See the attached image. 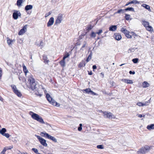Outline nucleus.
Segmentation results:
<instances>
[{
	"label": "nucleus",
	"mask_w": 154,
	"mask_h": 154,
	"mask_svg": "<svg viewBox=\"0 0 154 154\" xmlns=\"http://www.w3.org/2000/svg\"><path fill=\"white\" fill-rule=\"evenodd\" d=\"M28 82L29 84L31 89L33 91L35 89L37 90L38 85L37 83L35 82V79L32 75H31L28 77Z\"/></svg>",
	"instance_id": "nucleus-1"
},
{
	"label": "nucleus",
	"mask_w": 154,
	"mask_h": 154,
	"mask_svg": "<svg viewBox=\"0 0 154 154\" xmlns=\"http://www.w3.org/2000/svg\"><path fill=\"white\" fill-rule=\"evenodd\" d=\"M29 114L31 116V117L33 119L37 121L41 124L45 123L42 117L38 114L31 111L30 112Z\"/></svg>",
	"instance_id": "nucleus-2"
},
{
	"label": "nucleus",
	"mask_w": 154,
	"mask_h": 154,
	"mask_svg": "<svg viewBox=\"0 0 154 154\" xmlns=\"http://www.w3.org/2000/svg\"><path fill=\"white\" fill-rule=\"evenodd\" d=\"M150 146L146 145L142 147L137 152V154H144L149 151Z\"/></svg>",
	"instance_id": "nucleus-3"
},
{
	"label": "nucleus",
	"mask_w": 154,
	"mask_h": 154,
	"mask_svg": "<svg viewBox=\"0 0 154 154\" xmlns=\"http://www.w3.org/2000/svg\"><path fill=\"white\" fill-rule=\"evenodd\" d=\"M46 94L47 100L52 105L54 106H60V105L54 100L49 94L46 93Z\"/></svg>",
	"instance_id": "nucleus-4"
},
{
	"label": "nucleus",
	"mask_w": 154,
	"mask_h": 154,
	"mask_svg": "<svg viewBox=\"0 0 154 154\" xmlns=\"http://www.w3.org/2000/svg\"><path fill=\"white\" fill-rule=\"evenodd\" d=\"M142 24L146 28V29L148 31H152L153 29L151 26L149 25V22L143 20L141 21Z\"/></svg>",
	"instance_id": "nucleus-5"
},
{
	"label": "nucleus",
	"mask_w": 154,
	"mask_h": 154,
	"mask_svg": "<svg viewBox=\"0 0 154 154\" xmlns=\"http://www.w3.org/2000/svg\"><path fill=\"white\" fill-rule=\"evenodd\" d=\"M35 136L37 137L40 143L45 147H47V144L46 143V141L44 139L41 137L40 136L35 134Z\"/></svg>",
	"instance_id": "nucleus-6"
},
{
	"label": "nucleus",
	"mask_w": 154,
	"mask_h": 154,
	"mask_svg": "<svg viewBox=\"0 0 154 154\" xmlns=\"http://www.w3.org/2000/svg\"><path fill=\"white\" fill-rule=\"evenodd\" d=\"M103 112L105 118H107L109 119H115L116 118V117L111 112L106 111Z\"/></svg>",
	"instance_id": "nucleus-7"
},
{
	"label": "nucleus",
	"mask_w": 154,
	"mask_h": 154,
	"mask_svg": "<svg viewBox=\"0 0 154 154\" xmlns=\"http://www.w3.org/2000/svg\"><path fill=\"white\" fill-rule=\"evenodd\" d=\"M14 93L17 95L19 97H21L22 94L20 91L17 89L16 86L14 85H12L11 86Z\"/></svg>",
	"instance_id": "nucleus-8"
},
{
	"label": "nucleus",
	"mask_w": 154,
	"mask_h": 154,
	"mask_svg": "<svg viewBox=\"0 0 154 154\" xmlns=\"http://www.w3.org/2000/svg\"><path fill=\"white\" fill-rule=\"evenodd\" d=\"M14 12L13 14V17L14 20H17L18 17H21V14L19 11L14 10Z\"/></svg>",
	"instance_id": "nucleus-9"
},
{
	"label": "nucleus",
	"mask_w": 154,
	"mask_h": 154,
	"mask_svg": "<svg viewBox=\"0 0 154 154\" xmlns=\"http://www.w3.org/2000/svg\"><path fill=\"white\" fill-rule=\"evenodd\" d=\"M63 20V15L61 14H58L57 17V18L55 20V24H58L61 23Z\"/></svg>",
	"instance_id": "nucleus-10"
},
{
	"label": "nucleus",
	"mask_w": 154,
	"mask_h": 154,
	"mask_svg": "<svg viewBox=\"0 0 154 154\" xmlns=\"http://www.w3.org/2000/svg\"><path fill=\"white\" fill-rule=\"evenodd\" d=\"M82 91L84 93L85 92L86 93L89 94L94 95H98V94L96 93L91 91L90 88H88L82 90Z\"/></svg>",
	"instance_id": "nucleus-11"
},
{
	"label": "nucleus",
	"mask_w": 154,
	"mask_h": 154,
	"mask_svg": "<svg viewBox=\"0 0 154 154\" xmlns=\"http://www.w3.org/2000/svg\"><path fill=\"white\" fill-rule=\"evenodd\" d=\"M27 25H25L19 31L18 33L19 35H22L24 34L27 30Z\"/></svg>",
	"instance_id": "nucleus-12"
},
{
	"label": "nucleus",
	"mask_w": 154,
	"mask_h": 154,
	"mask_svg": "<svg viewBox=\"0 0 154 154\" xmlns=\"http://www.w3.org/2000/svg\"><path fill=\"white\" fill-rule=\"evenodd\" d=\"M54 18L53 17H51L49 20L47 24V26L48 27H49L52 25L54 23Z\"/></svg>",
	"instance_id": "nucleus-13"
},
{
	"label": "nucleus",
	"mask_w": 154,
	"mask_h": 154,
	"mask_svg": "<svg viewBox=\"0 0 154 154\" xmlns=\"http://www.w3.org/2000/svg\"><path fill=\"white\" fill-rule=\"evenodd\" d=\"M26 0H17V5L18 7H20L22 6V4Z\"/></svg>",
	"instance_id": "nucleus-14"
},
{
	"label": "nucleus",
	"mask_w": 154,
	"mask_h": 154,
	"mask_svg": "<svg viewBox=\"0 0 154 154\" xmlns=\"http://www.w3.org/2000/svg\"><path fill=\"white\" fill-rule=\"evenodd\" d=\"M122 82L127 84H132L133 83V82L132 80H129L128 79H123L122 80Z\"/></svg>",
	"instance_id": "nucleus-15"
},
{
	"label": "nucleus",
	"mask_w": 154,
	"mask_h": 154,
	"mask_svg": "<svg viewBox=\"0 0 154 154\" xmlns=\"http://www.w3.org/2000/svg\"><path fill=\"white\" fill-rule=\"evenodd\" d=\"M48 137L47 138L48 139H50L51 140H52L53 141H54V142H57V139L55 138L54 137H53L49 134L47 135Z\"/></svg>",
	"instance_id": "nucleus-16"
},
{
	"label": "nucleus",
	"mask_w": 154,
	"mask_h": 154,
	"mask_svg": "<svg viewBox=\"0 0 154 154\" xmlns=\"http://www.w3.org/2000/svg\"><path fill=\"white\" fill-rule=\"evenodd\" d=\"M137 105L138 106H144L146 105L147 106L149 105V102H148V101H147L144 103L139 102L137 103Z\"/></svg>",
	"instance_id": "nucleus-17"
},
{
	"label": "nucleus",
	"mask_w": 154,
	"mask_h": 154,
	"mask_svg": "<svg viewBox=\"0 0 154 154\" xmlns=\"http://www.w3.org/2000/svg\"><path fill=\"white\" fill-rule=\"evenodd\" d=\"M33 8V6L32 5H26L25 8V10L27 11L29 10H31Z\"/></svg>",
	"instance_id": "nucleus-18"
},
{
	"label": "nucleus",
	"mask_w": 154,
	"mask_h": 154,
	"mask_svg": "<svg viewBox=\"0 0 154 154\" xmlns=\"http://www.w3.org/2000/svg\"><path fill=\"white\" fill-rule=\"evenodd\" d=\"M117 27V26L116 25H112L109 28V31L114 32L115 31Z\"/></svg>",
	"instance_id": "nucleus-19"
},
{
	"label": "nucleus",
	"mask_w": 154,
	"mask_h": 154,
	"mask_svg": "<svg viewBox=\"0 0 154 154\" xmlns=\"http://www.w3.org/2000/svg\"><path fill=\"white\" fill-rule=\"evenodd\" d=\"M121 31L124 33L125 35H126L128 33H129V32L125 28H122L121 29Z\"/></svg>",
	"instance_id": "nucleus-20"
},
{
	"label": "nucleus",
	"mask_w": 154,
	"mask_h": 154,
	"mask_svg": "<svg viewBox=\"0 0 154 154\" xmlns=\"http://www.w3.org/2000/svg\"><path fill=\"white\" fill-rule=\"evenodd\" d=\"M141 6L148 10L149 11H151V10L150 8V6L149 5L144 4H142L141 5Z\"/></svg>",
	"instance_id": "nucleus-21"
},
{
	"label": "nucleus",
	"mask_w": 154,
	"mask_h": 154,
	"mask_svg": "<svg viewBox=\"0 0 154 154\" xmlns=\"http://www.w3.org/2000/svg\"><path fill=\"white\" fill-rule=\"evenodd\" d=\"M115 38L117 40H119L122 38V37L121 35L119 34L116 33L115 34Z\"/></svg>",
	"instance_id": "nucleus-22"
},
{
	"label": "nucleus",
	"mask_w": 154,
	"mask_h": 154,
	"mask_svg": "<svg viewBox=\"0 0 154 154\" xmlns=\"http://www.w3.org/2000/svg\"><path fill=\"white\" fill-rule=\"evenodd\" d=\"M43 59L44 60V62L46 64H48L49 63V61L48 60V58L47 56L44 55L43 56Z\"/></svg>",
	"instance_id": "nucleus-23"
},
{
	"label": "nucleus",
	"mask_w": 154,
	"mask_h": 154,
	"mask_svg": "<svg viewBox=\"0 0 154 154\" xmlns=\"http://www.w3.org/2000/svg\"><path fill=\"white\" fill-rule=\"evenodd\" d=\"M23 72L25 73L26 75L27 73L29 72L28 70L24 64H23Z\"/></svg>",
	"instance_id": "nucleus-24"
},
{
	"label": "nucleus",
	"mask_w": 154,
	"mask_h": 154,
	"mask_svg": "<svg viewBox=\"0 0 154 154\" xmlns=\"http://www.w3.org/2000/svg\"><path fill=\"white\" fill-rule=\"evenodd\" d=\"M7 40L8 44L9 46H11L12 45V43L13 42L14 40H12L8 37L7 38Z\"/></svg>",
	"instance_id": "nucleus-25"
},
{
	"label": "nucleus",
	"mask_w": 154,
	"mask_h": 154,
	"mask_svg": "<svg viewBox=\"0 0 154 154\" xmlns=\"http://www.w3.org/2000/svg\"><path fill=\"white\" fill-rule=\"evenodd\" d=\"M149 86V84L146 81H144L142 84V86L143 88H146Z\"/></svg>",
	"instance_id": "nucleus-26"
},
{
	"label": "nucleus",
	"mask_w": 154,
	"mask_h": 154,
	"mask_svg": "<svg viewBox=\"0 0 154 154\" xmlns=\"http://www.w3.org/2000/svg\"><path fill=\"white\" fill-rule=\"evenodd\" d=\"M65 60H63H63H62L60 62V64L62 67H63L65 66L66 65Z\"/></svg>",
	"instance_id": "nucleus-27"
},
{
	"label": "nucleus",
	"mask_w": 154,
	"mask_h": 154,
	"mask_svg": "<svg viewBox=\"0 0 154 154\" xmlns=\"http://www.w3.org/2000/svg\"><path fill=\"white\" fill-rule=\"evenodd\" d=\"M147 128L149 130L154 129V124H152L148 125L147 127Z\"/></svg>",
	"instance_id": "nucleus-28"
},
{
	"label": "nucleus",
	"mask_w": 154,
	"mask_h": 154,
	"mask_svg": "<svg viewBox=\"0 0 154 154\" xmlns=\"http://www.w3.org/2000/svg\"><path fill=\"white\" fill-rule=\"evenodd\" d=\"M48 134L46 133L45 132H41L40 133V135L41 136L46 138L47 137V135H48Z\"/></svg>",
	"instance_id": "nucleus-29"
},
{
	"label": "nucleus",
	"mask_w": 154,
	"mask_h": 154,
	"mask_svg": "<svg viewBox=\"0 0 154 154\" xmlns=\"http://www.w3.org/2000/svg\"><path fill=\"white\" fill-rule=\"evenodd\" d=\"M6 131V129L5 128H3L2 130L0 129V133L3 135Z\"/></svg>",
	"instance_id": "nucleus-30"
},
{
	"label": "nucleus",
	"mask_w": 154,
	"mask_h": 154,
	"mask_svg": "<svg viewBox=\"0 0 154 154\" xmlns=\"http://www.w3.org/2000/svg\"><path fill=\"white\" fill-rule=\"evenodd\" d=\"M92 56V52H91L89 55L88 57L87 58L86 61L87 62H88L91 59Z\"/></svg>",
	"instance_id": "nucleus-31"
},
{
	"label": "nucleus",
	"mask_w": 154,
	"mask_h": 154,
	"mask_svg": "<svg viewBox=\"0 0 154 154\" xmlns=\"http://www.w3.org/2000/svg\"><path fill=\"white\" fill-rule=\"evenodd\" d=\"M125 11H131L133 12H134V8L132 7L128 8L125 10Z\"/></svg>",
	"instance_id": "nucleus-32"
},
{
	"label": "nucleus",
	"mask_w": 154,
	"mask_h": 154,
	"mask_svg": "<svg viewBox=\"0 0 154 154\" xmlns=\"http://www.w3.org/2000/svg\"><path fill=\"white\" fill-rule=\"evenodd\" d=\"M97 33L94 32H92L90 36L92 38H94L96 37Z\"/></svg>",
	"instance_id": "nucleus-33"
},
{
	"label": "nucleus",
	"mask_w": 154,
	"mask_h": 154,
	"mask_svg": "<svg viewBox=\"0 0 154 154\" xmlns=\"http://www.w3.org/2000/svg\"><path fill=\"white\" fill-rule=\"evenodd\" d=\"M85 64H86L84 62H82L79 64V67H81L83 66L84 67L85 65Z\"/></svg>",
	"instance_id": "nucleus-34"
},
{
	"label": "nucleus",
	"mask_w": 154,
	"mask_h": 154,
	"mask_svg": "<svg viewBox=\"0 0 154 154\" xmlns=\"http://www.w3.org/2000/svg\"><path fill=\"white\" fill-rule=\"evenodd\" d=\"M18 78L20 81L22 80L23 82H24L26 81V79L24 77H22L21 76H19Z\"/></svg>",
	"instance_id": "nucleus-35"
},
{
	"label": "nucleus",
	"mask_w": 154,
	"mask_h": 154,
	"mask_svg": "<svg viewBox=\"0 0 154 154\" xmlns=\"http://www.w3.org/2000/svg\"><path fill=\"white\" fill-rule=\"evenodd\" d=\"M32 151H33L35 153L37 154H40V153L38 152V150L35 148H33L32 149Z\"/></svg>",
	"instance_id": "nucleus-36"
},
{
	"label": "nucleus",
	"mask_w": 154,
	"mask_h": 154,
	"mask_svg": "<svg viewBox=\"0 0 154 154\" xmlns=\"http://www.w3.org/2000/svg\"><path fill=\"white\" fill-rule=\"evenodd\" d=\"M69 56V54L68 53H66L65 54V55H64L63 59V60H65L66 58L68 57Z\"/></svg>",
	"instance_id": "nucleus-37"
},
{
	"label": "nucleus",
	"mask_w": 154,
	"mask_h": 154,
	"mask_svg": "<svg viewBox=\"0 0 154 154\" xmlns=\"http://www.w3.org/2000/svg\"><path fill=\"white\" fill-rule=\"evenodd\" d=\"M97 148L99 149H104V147L103 145H98L97 146Z\"/></svg>",
	"instance_id": "nucleus-38"
},
{
	"label": "nucleus",
	"mask_w": 154,
	"mask_h": 154,
	"mask_svg": "<svg viewBox=\"0 0 154 154\" xmlns=\"http://www.w3.org/2000/svg\"><path fill=\"white\" fill-rule=\"evenodd\" d=\"M131 4H139V2L138 1H137V0H133L131 2Z\"/></svg>",
	"instance_id": "nucleus-39"
},
{
	"label": "nucleus",
	"mask_w": 154,
	"mask_h": 154,
	"mask_svg": "<svg viewBox=\"0 0 154 154\" xmlns=\"http://www.w3.org/2000/svg\"><path fill=\"white\" fill-rule=\"evenodd\" d=\"M124 10H123L122 9H120L117 12H116L115 13V14H120L121 13H124Z\"/></svg>",
	"instance_id": "nucleus-40"
},
{
	"label": "nucleus",
	"mask_w": 154,
	"mask_h": 154,
	"mask_svg": "<svg viewBox=\"0 0 154 154\" xmlns=\"http://www.w3.org/2000/svg\"><path fill=\"white\" fill-rule=\"evenodd\" d=\"M131 16L129 14H125V18L126 20H128L130 17Z\"/></svg>",
	"instance_id": "nucleus-41"
},
{
	"label": "nucleus",
	"mask_w": 154,
	"mask_h": 154,
	"mask_svg": "<svg viewBox=\"0 0 154 154\" xmlns=\"http://www.w3.org/2000/svg\"><path fill=\"white\" fill-rule=\"evenodd\" d=\"M93 28V26L90 25L89 26H88L86 28V30H87L88 31H89L92 28Z\"/></svg>",
	"instance_id": "nucleus-42"
},
{
	"label": "nucleus",
	"mask_w": 154,
	"mask_h": 154,
	"mask_svg": "<svg viewBox=\"0 0 154 154\" xmlns=\"http://www.w3.org/2000/svg\"><path fill=\"white\" fill-rule=\"evenodd\" d=\"M82 124H79V126L78 128V130L81 131L82 129Z\"/></svg>",
	"instance_id": "nucleus-43"
},
{
	"label": "nucleus",
	"mask_w": 154,
	"mask_h": 154,
	"mask_svg": "<svg viewBox=\"0 0 154 154\" xmlns=\"http://www.w3.org/2000/svg\"><path fill=\"white\" fill-rule=\"evenodd\" d=\"M133 62L134 63H137L138 61V59L137 58H134L132 60Z\"/></svg>",
	"instance_id": "nucleus-44"
},
{
	"label": "nucleus",
	"mask_w": 154,
	"mask_h": 154,
	"mask_svg": "<svg viewBox=\"0 0 154 154\" xmlns=\"http://www.w3.org/2000/svg\"><path fill=\"white\" fill-rule=\"evenodd\" d=\"M137 48H131L130 49V50L131 52H134Z\"/></svg>",
	"instance_id": "nucleus-45"
},
{
	"label": "nucleus",
	"mask_w": 154,
	"mask_h": 154,
	"mask_svg": "<svg viewBox=\"0 0 154 154\" xmlns=\"http://www.w3.org/2000/svg\"><path fill=\"white\" fill-rule=\"evenodd\" d=\"M3 136H5L7 138H9L10 137V135L8 133H5Z\"/></svg>",
	"instance_id": "nucleus-46"
},
{
	"label": "nucleus",
	"mask_w": 154,
	"mask_h": 154,
	"mask_svg": "<svg viewBox=\"0 0 154 154\" xmlns=\"http://www.w3.org/2000/svg\"><path fill=\"white\" fill-rule=\"evenodd\" d=\"M6 150V149L5 148L2 151V152L1 153V154H5V152Z\"/></svg>",
	"instance_id": "nucleus-47"
},
{
	"label": "nucleus",
	"mask_w": 154,
	"mask_h": 154,
	"mask_svg": "<svg viewBox=\"0 0 154 154\" xmlns=\"http://www.w3.org/2000/svg\"><path fill=\"white\" fill-rule=\"evenodd\" d=\"M102 29H99L98 30V32H97V34H98V35L100 34L102 32Z\"/></svg>",
	"instance_id": "nucleus-48"
},
{
	"label": "nucleus",
	"mask_w": 154,
	"mask_h": 154,
	"mask_svg": "<svg viewBox=\"0 0 154 154\" xmlns=\"http://www.w3.org/2000/svg\"><path fill=\"white\" fill-rule=\"evenodd\" d=\"M85 44L83 45L82 48L80 49V50H83V48L85 47L86 44V42H85Z\"/></svg>",
	"instance_id": "nucleus-49"
},
{
	"label": "nucleus",
	"mask_w": 154,
	"mask_h": 154,
	"mask_svg": "<svg viewBox=\"0 0 154 154\" xmlns=\"http://www.w3.org/2000/svg\"><path fill=\"white\" fill-rule=\"evenodd\" d=\"M2 69H1V68L0 67V79H1L2 77Z\"/></svg>",
	"instance_id": "nucleus-50"
},
{
	"label": "nucleus",
	"mask_w": 154,
	"mask_h": 154,
	"mask_svg": "<svg viewBox=\"0 0 154 154\" xmlns=\"http://www.w3.org/2000/svg\"><path fill=\"white\" fill-rule=\"evenodd\" d=\"M125 36L128 38H131L132 37L131 35L129 34V33H128V34L126 35Z\"/></svg>",
	"instance_id": "nucleus-51"
},
{
	"label": "nucleus",
	"mask_w": 154,
	"mask_h": 154,
	"mask_svg": "<svg viewBox=\"0 0 154 154\" xmlns=\"http://www.w3.org/2000/svg\"><path fill=\"white\" fill-rule=\"evenodd\" d=\"M125 36L128 38H131L132 37L131 35L129 34V33H128V34L126 35Z\"/></svg>",
	"instance_id": "nucleus-52"
},
{
	"label": "nucleus",
	"mask_w": 154,
	"mask_h": 154,
	"mask_svg": "<svg viewBox=\"0 0 154 154\" xmlns=\"http://www.w3.org/2000/svg\"><path fill=\"white\" fill-rule=\"evenodd\" d=\"M137 116H138L140 118H141L142 117H144V116H145V115L143 116L141 114H137Z\"/></svg>",
	"instance_id": "nucleus-53"
},
{
	"label": "nucleus",
	"mask_w": 154,
	"mask_h": 154,
	"mask_svg": "<svg viewBox=\"0 0 154 154\" xmlns=\"http://www.w3.org/2000/svg\"><path fill=\"white\" fill-rule=\"evenodd\" d=\"M51 14V13L49 12L48 13V14H46L45 15V17H48L49 15H50Z\"/></svg>",
	"instance_id": "nucleus-54"
},
{
	"label": "nucleus",
	"mask_w": 154,
	"mask_h": 154,
	"mask_svg": "<svg viewBox=\"0 0 154 154\" xmlns=\"http://www.w3.org/2000/svg\"><path fill=\"white\" fill-rule=\"evenodd\" d=\"M129 73L130 74H134L135 73V72H134L133 71V72H132V71H129Z\"/></svg>",
	"instance_id": "nucleus-55"
},
{
	"label": "nucleus",
	"mask_w": 154,
	"mask_h": 154,
	"mask_svg": "<svg viewBox=\"0 0 154 154\" xmlns=\"http://www.w3.org/2000/svg\"><path fill=\"white\" fill-rule=\"evenodd\" d=\"M38 93V94L37 93V92H35V94H36V95H38V96H40V97H41V96H42V94H39V93Z\"/></svg>",
	"instance_id": "nucleus-56"
},
{
	"label": "nucleus",
	"mask_w": 154,
	"mask_h": 154,
	"mask_svg": "<svg viewBox=\"0 0 154 154\" xmlns=\"http://www.w3.org/2000/svg\"><path fill=\"white\" fill-rule=\"evenodd\" d=\"M17 154H27V153L26 152H19Z\"/></svg>",
	"instance_id": "nucleus-57"
},
{
	"label": "nucleus",
	"mask_w": 154,
	"mask_h": 154,
	"mask_svg": "<svg viewBox=\"0 0 154 154\" xmlns=\"http://www.w3.org/2000/svg\"><path fill=\"white\" fill-rule=\"evenodd\" d=\"M92 68L94 70L95 69L97 68V66L95 65H93Z\"/></svg>",
	"instance_id": "nucleus-58"
},
{
	"label": "nucleus",
	"mask_w": 154,
	"mask_h": 154,
	"mask_svg": "<svg viewBox=\"0 0 154 154\" xmlns=\"http://www.w3.org/2000/svg\"><path fill=\"white\" fill-rule=\"evenodd\" d=\"M130 4H131V2H128L125 5V6H128V5H129Z\"/></svg>",
	"instance_id": "nucleus-59"
},
{
	"label": "nucleus",
	"mask_w": 154,
	"mask_h": 154,
	"mask_svg": "<svg viewBox=\"0 0 154 154\" xmlns=\"http://www.w3.org/2000/svg\"><path fill=\"white\" fill-rule=\"evenodd\" d=\"M100 74L101 75V76H102V77L103 78L104 76V74L103 72H101V73Z\"/></svg>",
	"instance_id": "nucleus-60"
},
{
	"label": "nucleus",
	"mask_w": 154,
	"mask_h": 154,
	"mask_svg": "<svg viewBox=\"0 0 154 154\" xmlns=\"http://www.w3.org/2000/svg\"><path fill=\"white\" fill-rule=\"evenodd\" d=\"M13 146H10L9 148H8V149H11L12 148H13Z\"/></svg>",
	"instance_id": "nucleus-61"
},
{
	"label": "nucleus",
	"mask_w": 154,
	"mask_h": 154,
	"mask_svg": "<svg viewBox=\"0 0 154 154\" xmlns=\"http://www.w3.org/2000/svg\"><path fill=\"white\" fill-rule=\"evenodd\" d=\"M3 99L2 97L0 96V100L1 101H3Z\"/></svg>",
	"instance_id": "nucleus-62"
},
{
	"label": "nucleus",
	"mask_w": 154,
	"mask_h": 154,
	"mask_svg": "<svg viewBox=\"0 0 154 154\" xmlns=\"http://www.w3.org/2000/svg\"><path fill=\"white\" fill-rule=\"evenodd\" d=\"M45 124L47 125L50 126V125L48 123H47V122L46 123H45Z\"/></svg>",
	"instance_id": "nucleus-63"
},
{
	"label": "nucleus",
	"mask_w": 154,
	"mask_h": 154,
	"mask_svg": "<svg viewBox=\"0 0 154 154\" xmlns=\"http://www.w3.org/2000/svg\"><path fill=\"white\" fill-rule=\"evenodd\" d=\"M88 74L89 75H91L92 74V72H90L89 73H88Z\"/></svg>",
	"instance_id": "nucleus-64"
}]
</instances>
